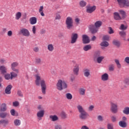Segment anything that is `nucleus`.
I'll return each instance as SVG.
<instances>
[{
    "instance_id": "obj_1",
    "label": "nucleus",
    "mask_w": 129,
    "mask_h": 129,
    "mask_svg": "<svg viewBox=\"0 0 129 129\" xmlns=\"http://www.w3.org/2000/svg\"><path fill=\"white\" fill-rule=\"evenodd\" d=\"M35 84L37 86H41V91L43 94H46V89L47 86H46V81L44 79H41V76L40 74H37L35 75Z\"/></svg>"
},
{
    "instance_id": "obj_2",
    "label": "nucleus",
    "mask_w": 129,
    "mask_h": 129,
    "mask_svg": "<svg viewBox=\"0 0 129 129\" xmlns=\"http://www.w3.org/2000/svg\"><path fill=\"white\" fill-rule=\"evenodd\" d=\"M68 87L67 82L63 79H59L56 84V88L59 91H62Z\"/></svg>"
},
{
    "instance_id": "obj_3",
    "label": "nucleus",
    "mask_w": 129,
    "mask_h": 129,
    "mask_svg": "<svg viewBox=\"0 0 129 129\" xmlns=\"http://www.w3.org/2000/svg\"><path fill=\"white\" fill-rule=\"evenodd\" d=\"M77 108L80 113L79 117L81 119H86L87 117H89V114L87 113L82 105H78Z\"/></svg>"
},
{
    "instance_id": "obj_4",
    "label": "nucleus",
    "mask_w": 129,
    "mask_h": 129,
    "mask_svg": "<svg viewBox=\"0 0 129 129\" xmlns=\"http://www.w3.org/2000/svg\"><path fill=\"white\" fill-rule=\"evenodd\" d=\"M66 25L68 30H72V29H73V19L72 17H68L67 18Z\"/></svg>"
},
{
    "instance_id": "obj_5",
    "label": "nucleus",
    "mask_w": 129,
    "mask_h": 129,
    "mask_svg": "<svg viewBox=\"0 0 129 129\" xmlns=\"http://www.w3.org/2000/svg\"><path fill=\"white\" fill-rule=\"evenodd\" d=\"M93 58L94 60H97V63L100 64L103 60V59H104V56H100V52H97L94 54Z\"/></svg>"
},
{
    "instance_id": "obj_6",
    "label": "nucleus",
    "mask_w": 129,
    "mask_h": 129,
    "mask_svg": "<svg viewBox=\"0 0 129 129\" xmlns=\"http://www.w3.org/2000/svg\"><path fill=\"white\" fill-rule=\"evenodd\" d=\"M118 5L120 8H126L129 7V2L126 0H117Z\"/></svg>"
},
{
    "instance_id": "obj_7",
    "label": "nucleus",
    "mask_w": 129,
    "mask_h": 129,
    "mask_svg": "<svg viewBox=\"0 0 129 129\" xmlns=\"http://www.w3.org/2000/svg\"><path fill=\"white\" fill-rule=\"evenodd\" d=\"M19 34L24 37H30V31L26 28H22L19 31Z\"/></svg>"
},
{
    "instance_id": "obj_8",
    "label": "nucleus",
    "mask_w": 129,
    "mask_h": 129,
    "mask_svg": "<svg viewBox=\"0 0 129 129\" xmlns=\"http://www.w3.org/2000/svg\"><path fill=\"white\" fill-rule=\"evenodd\" d=\"M84 76L86 77V78H88L91 76V72L90 71V69L89 68H85L83 71Z\"/></svg>"
},
{
    "instance_id": "obj_9",
    "label": "nucleus",
    "mask_w": 129,
    "mask_h": 129,
    "mask_svg": "<svg viewBox=\"0 0 129 129\" xmlns=\"http://www.w3.org/2000/svg\"><path fill=\"white\" fill-rule=\"evenodd\" d=\"M96 10V6H88L86 7V12L88 14H92L94 11Z\"/></svg>"
},
{
    "instance_id": "obj_10",
    "label": "nucleus",
    "mask_w": 129,
    "mask_h": 129,
    "mask_svg": "<svg viewBox=\"0 0 129 129\" xmlns=\"http://www.w3.org/2000/svg\"><path fill=\"white\" fill-rule=\"evenodd\" d=\"M110 109H111V111L113 113H117V111H118L117 104H115L114 103H111Z\"/></svg>"
},
{
    "instance_id": "obj_11",
    "label": "nucleus",
    "mask_w": 129,
    "mask_h": 129,
    "mask_svg": "<svg viewBox=\"0 0 129 129\" xmlns=\"http://www.w3.org/2000/svg\"><path fill=\"white\" fill-rule=\"evenodd\" d=\"M77 39H78V34L73 33L71 36V43L72 44H75L77 42Z\"/></svg>"
},
{
    "instance_id": "obj_12",
    "label": "nucleus",
    "mask_w": 129,
    "mask_h": 129,
    "mask_svg": "<svg viewBox=\"0 0 129 129\" xmlns=\"http://www.w3.org/2000/svg\"><path fill=\"white\" fill-rule=\"evenodd\" d=\"M18 66H19V63L18 62H14L11 64L12 70L14 72H16V73H19V69H16V67H18Z\"/></svg>"
},
{
    "instance_id": "obj_13",
    "label": "nucleus",
    "mask_w": 129,
    "mask_h": 129,
    "mask_svg": "<svg viewBox=\"0 0 129 129\" xmlns=\"http://www.w3.org/2000/svg\"><path fill=\"white\" fill-rule=\"evenodd\" d=\"M89 29L92 34H96L97 32H98V28L96 27L93 24L90 25L89 26Z\"/></svg>"
},
{
    "instance_id": "obj_14",
    "label": "nucleus",
    "mask_w": 129,
    "mask_h": 129,
    "mask_svg": "<svg viewBox=\"0 0 129 129\" xmlns=\"http://www.w3.org/2000/svg\"><path fill=\"white\" fill-rule=\"evenodd\" d=\"M44 113H45V110H41L38 112H37V116L38 120H41L42 117L44 116Z\"/></svg>"
},
{
    "instance_id": "obj_15",
    "label": "nucleus",
    "mask_w": 129,
    "mask_h": 129,
    "mask_svg": "<svg viewBox=\"0 0 129 129\" xmlns=\"http://www.w3.org/2000/svg\"><path fill=\"white\" fill-rule=\"evenodd\" d=\"M82 39L83 44H88L90 42V40H89V37H88L87 35H83Z\"/></svg>"
},
{
    "instance_id": "obj_16",
    "label": "nucleus",
    "mask_w": 129,
    "mask_h": 129,
    "mask_svg": "<svg viewBox=\"0 0 129 129\" xmlns=\"http://www.w3.org/2000/svg\"><path fill=\"white\" fill-rule=\"evenodd\" d=\"M101 79L102 81H107V80L109 79V76L107 73H105L102 75L101 76Z\"/></svg>"
},
{
    "instance_id": "obj_17",
    "label": "nucleus",
    "mask_w": 129,
    "mask_h": 129,
    "mask_svg": "<svg viewBox=\"0 0 129 129\" xmlns=\"http://www.w3.org/2000/svg\"><path fill=\"white\" fill-rule=\"evenodd\" d=\"M73 72H74V74H75V75H78L79 73V65L78 64H76L74 69H73Z\"/></svg>"
},
{
    "instance_id": "obj_18",
    "label": "nucleus",
    "mask_w": 129,
    "mask_h": 129,
    "mask_svg": "<svg viewBox=\"0 0 129 129\" xmlns=\"http://www.w3.org/2000/svg\"><path fill=\"white\" fill-rule=\"evenodd\" d=\"M113 15H114V19L116 21H120V20H121L122 18L120 16V15H119V14L118 13L115 12L114 13Z\"/></svg>"
},
{
    "instance_id": "obj_19",
    "label": "nucleus",
    "mask_w": 129,
    "mask_h": 129,
    "mask_svg": "<svg viewBox=\"0 0 129 129\" xmlns=\"http://www.w3.org/2000/svg\"><path fill=\"white\" fill-rule=\"evenodd\" d=\"M12 88H13L12 85H8L5 89V93H6V94H11Z\"/></svg>"
},
{
    "instance_id": "obj_20",
    "label": "nucleus",
    "mask_w": 129,
    "mask_h": 129,
    "mask_svg": "<svg viewBox=\"0 0 129 129\" xmlns=\"http://www.w3.org/2000/svg\"><path fill=\"white\" fill-rule=\"evenodd\" d=\"M7 70V68L4 66H0V72L2 74H6Z\"/></svg>"
},
{
    "instance_id": "obj_21",
    "label": "nucleus",
    "mask_w": 129,
    "mask_h": 129,
    "mask_svg": "<svg viewBox=\"0 0 129 129\" xmlns=\"http://www.w3.org/2000/svg\"><path fill=\"white\" fill-rule=\"evenodd\" d=\"M29 22L31 25H35V24H37V18L35 17H31L29 19Z\"/></svg>"
},
{
    "instance_id": "obj_22",
    "label": "nucleus",
    "mask_w": 129,
    "mask_h": 129,
    "mask_svg": "<svg viewBox=\"0 0 129 129\" xmlns=\"http://www.w3.org/2000/svg\"><path fill=\"white\" fill-rule=\"evenodd\" d=\"M22 123L21 120L19 119H15L14 120V124L15 126H20Z\"/></svg>"
},
{
    "instance_id": "obj_23",
    "label": "nucleus",
    "mask_w": 129,
    "mask_h": 129,
    "mask_svg": "<svg viewBox=\"0 0 129 129\" xmlns=\"http://www.w3.org/2000/svg\"><path fill=\"white\" fill-rule=\"evenodd\" d=\"M118 124L119 126L123 128L126 127V126H127V124L126 123V122H125V121H119Z\"/></svg>"
},
{
    "instance_id": "obj_24",
    "label": "nucleus",
    "mask_w": 129,
    "mask_h": 129,
    "mask_svg": "<svg viewBox=\"0 0 129 129\" xmlns=\"http://www.w3.org/2000/svg\"><path fill=\"white\" fill-rule=\"evenodd\" d=\"M49 118L51 119V121H57V120H59V117L56 115H50Z\"/></svg>"
},
{
    "instance_id": "obj_25",
    "label": "nucleus",
    "mask_w": 129,
    "mask_h": 129,
    "mask_svg": "<svg viewBox=\"0 0 129 129\" xmlns=\"http://www.w3.org/2000/svg\"><path fill=\"white\" fill-rule=\"evenodd\" d=\"M96 28L99 29L101 26H102V21H96L94 25Z\"/></svg>"
},
{
    "instance_id": "obj_26",
    "label": "nucleus",
    "mask_w": 129,
    "mask_h": 129,
    "mask_svg": "<svg viewBox=\"0 0 129 129\" xmlns=\"http://www.w3.org/2000/svg\"><path fill=\"white\" fill-rule=\"evenodd\" d=\"M7 110V105L5 103L2 104L0 106V111L1 112H5Z\"/></svg>"
},
{
    "instance_id": "obj_27",
    "label": "nucleus",
    "mask_w": 129,
    "mask_h": 129,
    "mask_svg": "<svg viewBox=\"0 0 129 129\" xmlns=\"http://www.w3.org/2000/svg\"><path fill=\"white\" fill-rule=\"evenodd\" d=\"M54 45H53L52 44H49L47 45V50L49 51V52H53V51H54Z\"/></svg>"
},
{
    "instance_id": "obj_28",
    "label": "nucleus",
    "mask_w": 129,
    "mask_h": 129,
    "mask_svg": "<svg viewBox=\"0 0 129 129\" xmlns=\"http://www.w3.org/2000/svg\"><path fill=\"white\" fill-rule=\"evenodd\" d=\"M118 12L120 15H121L122 19H125L126 18V13L123 10H118Z\"/></svg>"
},
{
    "instance_id": "obj_29",
    "label": "nucleus",
    "mask_w": 129,
    "mask_h": 129,
    "mask_svg": "<svg viewBox=\"0 0 129 129\" xmlns=\"http://www.w3.org/2000/svg\"><path fill=\"white\" fill-rule=\"evenodd\" d=\"M86 5H87V3L83 0L79 2V6L81 8H84V7L86 6Z\"/></svg>"
},
{
    "instance_id": "obj_30",
    "label": "nucleus",
    "mask_w": 129,
    "mask_h": 129,
    "mask_svg": "<svg viewBox=\"0 0 129 129\" xmlns=\"http://www.w3.org/2000/svg\"><path fill=\"white\" fill-rule=\"evenodd\" d=\"M100 46L104 47H108V46H109V43L107 41H104L101 42Z\"/></svg>"
},
{
    "instance_id": "obj_31",
    "label": "nucleus",
    "mask_w": 129,
    "mask_h": 129,
    "mask_svg": "<svg viewBox=\"0 0 129 129\" xmlns=\"http://www.w3.org/2000/svg\"><path fill=\"white\" fill-rule=\"evenodd\" d=\"M10 75L11 76V80H13L14 78H17V77H18V73L14 72H11Z\"/></svg>"
},
{
    "instance_id": "obj_32",
    "label": "nucleus",
    "mask_w": 129,
    "mask_h": 129,
    "mask_svg": "<svg viewBox=\"0 0 129 129\" xmlns=\"http://www.w3.org/2000/svg\"><path fill=\"white\" fill-rule=\"evenodd\" d=\"M119 35H120V36L122 37V38H123L124 40H125V37H126V33H125V31H120L119 32Z\"/></svg>"
},
{
    "instance_id": "obj_33",
    "label": "nucleus",
    "mask_w": 129,
    "mask_h": 129,
    "mask_svg": "<svg viewBox=\"0 0 129 129\" xmlns=\"http://www.w3.org/2000/svg\"><path fill=\"white\" fill-rule=\"evenodd\" d=\"M22 18V13L21 12H17L15 15V19L17 21L20 20Z\"/></svg>"
},
{
    "instance_id": "obj_34",
    "label": "nucleus",
    "mask_w": 129,
    "mask_h": 129,
    "mask_svg": "<svg viewBox=\"0 0 129 129\" xmlns=\"http://www.w3.org/2000/svg\"><path fill=\"white\" fill-rule=\"evenodd\" d=\"M44 10V6H40L39 9V13H40V15L42 17H45V14L44 12H43V10Z\"/></svg>"
},
{
    "instance_id": "obj_35",
    "label": "nucleus",
    "mask_w": 129,
    "mask_h": 129,
    "mask_svg": "<svg viewBox=\"0 0 129 129\" xmlns=\"http://www.w3.org/2000/svg\"><path fill=\"white\" fill-rule=\"evenodd\" d=\"M84 51H85L86 52L87 51H89V50H91V45H87L84 46L83 47Z\"/></svg>"
},
{
    "instance_id": "obj_36",
    "label": "nucleus",
    "mask_w": 129,
    "mask_h": 129,
    "mask_svg": "<svg viewBox=\"0 0 129 129\" xmlns=\"http://www.w3.org/2000/svg\"><path fill=\"white\" fill-rule=\"evenodd\" d=\"M66 97L67 99H68V100H71V99H72V98H73L72 94L70 93L66 94Z\"/></svg>"
},
{
    "instance_id": "obj_37",
    "label": "nucleus",
    "mask_w": 129,
    "mask_h": 129,
    "mask_svg": "<svg viewBox=\"0 0 129 129\" xmlns=\"http://www.w3.org/2000/svg\"><path fill=\"white\" fill-rule=\"evenodd\" d=\"M60 115L61 118H63V119L67 118V114L66 113V112H65L64 111H62L60 113Z\"/></svg>"
},
{
    "instance_id": "obj_38",
    "label": "nucleus",
    "mask_w": 129,
    "mask_h": 129,
    "mask_svg": "<svg viewBox=\"0 0 129 129\" xmlns=\"http://www.w3.org/2000/svg\"><path fill=\"white\" fill-rule=\"evenodd\" d=\"M86 90L84 88H80L79 89V94L80 95H85Z\"/></svg>"
},
{
    "instance_id": "obj_39",
    "label": "nucleus",
    "mask_w": 129,
    "mask_h": 129,
    "mask_svg": "<svg viewBox=\"0 0 129 129\" xmlns=\"http://www.w3.org/2000/svg\"><path fill=\"white\" fill-rule=\"evenodd\" d=\"M109 39H110V36L108 35H105L102 37L103 41H109Z\"/></svg>"
},
{
    "instance_id": "obj_40",
    "label": "nucleus",
    "mask_w": 129,
    "mask_h": 129,
    "mask_svg": "<svg viewBox=\"0 0 129 129\" xmlns=\"http://www.w3.org/2000/svg\"><path fill=\"white\" fill-rule=\"evenodd\" d=\"M119 30H121V31H125L126 29H127V25H124L123 24H121L119 28Z\"/></svg>"
},
{
    "instance_id": "obj_41",
    "label": "nucleus",
    "mask_w": 129,
    "mask_h": 129,
    "mask_svg": "<svg viewBox=\"0 0 129 129\" xmlns=\"http://www.w3.org/2000/svg\"><path fill=\"white\" fill-rule=\"evenodd\" d=\"M8 114L7 112H1L0 113V117L1 118H6V117L8 116Z\"/></svg>"
},
{
    "instance_id": "obj_42",
    "label": "nucleus",
    "mask_w": 129,
    "mask_h": 129,
    "mask_svg": "<svg viewBox=\"0 0 129 129\" xmlns=\"http://www.w3.org/2000/svg\"><path fill=\"white\" fill-rule=\"evenodd\" d=\"M10 112L11 113V115H12L13 116H18L19 115V113L18 112H16L15 109H12L10 111Z\"/></svg>"
},
{
    "instance_id": "obj_43",
    "label": "nucleus",
    "mask_w": 129,
    "mask_h": 129,
    "mask_svg": "<svg viewBox=\"0 0 129 129\" xmlns=\"http://www.w3.org/2000/svg\"><path fill=\"white\" fill-rule=\"evenodd\" d=\"M123 113L124 114H126V115H128L129 114V107H126L124 108V110H123Z\"/></svg>"
},
{
    "instance_id": "obj_44",
    "label": "nucleus",
    "mask_w": 129,
    "mask_h": 129,
    "mask_svg": "<svg viewBox=\"0 0 129 129\" xmlns=\"http://www.w3.org/2000/svg\"><path fill=\"white\" fill-rule=\"evenodd\" d=\"M109 71L112 72L114 71V64H111L108 67Z\"/></svg>"
},
{
    "instance_id": "obj_45",
    "label": "nucleus",
    "mask_w": 129,
    "mask_h": 129,
    "mask_svg": "<svg viewBox=\"0 0 129 129\" xmlns=\"http://www.w3.org/2000/svg\"><path fill=\"white\" fill-rule=\"evenodd\" d=\"M115 63H116L117 65V68L120 69V68H121V64L119 63V60L118 59H115Z\"/></svg>"
},
{
    "instance_id": "obj_46",
    "label": "nucleus",
    "mask_w": 129,
    "mask_h": 129,
    "mask_svg": "<svg viewBox=\"0 0 129 129\" xmlns=\"http://www.w3.org/2000/svg\"><path fill=\"white\" fill-rule=\"evenodd\" d=\"M5 78L6 80H10V79H11V80H12V78L11 76V74H6L5 75Z\"/></svg>"
},
{
    "instance_id": "obj_47",
    "label": "nucleus",
    "mask_w": 129,
    "mask_h": 129,
    "mask_svg": "<svg viewBox=\"0 0 129 129\" xmlns=\"http://www.w3.org/2000/svg\"><path fill=\"white\" fill-rule=\"evenodd\" d=\"M113 45H115V46H117V47H119V46L120 45V43H119V41L117 40H113Z\"/></svg>"
},
{
    "instance_id": "obj_48",
    "label": "nucleus",
    "mask_w": 129,
    "mask_h": 129,
    "mask_svg": "<svg viewBox=\"0 0 129 129\" xmlns=\"http://www.w3.org/2000/svg\"><path fill=\"white\" fill-rule=\"evenodd\" d=\"M2 122V124H4L5 125H7V124H9V120L7 119H2L1 120Z\"/></svg>"
},
{
    "instance_id": "obj_49",
    "label": "nucleus",
    "mask_w": 129,
    "mask_h": 129,
    "mask_svg": "<svg viewBox=\"0 0 129 129\" xmlns=\"http://www.w3.org/2000/svg\"><path fill=\"white\" fill-rule=\"evenodd\" d=\"M107 129H113V124L112 123H108L107 125Z\"/></svg>"
},
{
    "instance_id": "obj_50",
    "label": "nucleus",
    "mask_w": 129,
    "mask_h": 129,
    "mask_svg": "<svg viewBox=\"0 0 129 129\" xmlns=\"http://www.w3.org/2000/svg\"><path fill=\"white\" fill-rule=\"evenodd\" d=\"M108 34H113L114 33V31H113V29H112V28L109 27H108Z\"/></svg>"
},
{
    "instance_id": "obj_51",
    "label": "nucleus",
    "mask_w": 129,
    "mask_h": 129,
    "mask_svg": "<svg viewBox=\"0 0 129 129\" xmlns=\"http://www.w3.org/2000/svg\"><path fill=\"white\" fill-rule=\"evenodd\" d=\"M97 119L99 121H103V117L101 115H98L97 116Z\"/></svg>"
},
{
    "instance_id": "obj_52",
    "label": "nucleus",
    "mask_w": 129,
    "mask_h": 129,
    "mask_svg": "<svg viewBox=\"0 0 129 129\" xmlns=\"http://www.w3.org/2000/svg\"><path fill=\"white\" fill-rule=\"evenodd\" d=\"M54 129H62V125L57 124L54 126Z\"/></svg>"
},
{
    "instance_id": "obj_53",
    "label": "nucleus",
    "mask_w": 129,
    "mask_h": 129,
    "mask_svg": "<svg viewBox=\"0 0 129 129\" xmlns=\"http://www.w3.org/2000/svg\"><path fill=\"white\" fill-rule=\"evenodd\" d=\"M111 118L112 122H115L116 121V117L115 116H112Z\"/></svg>"
},
{
    "instance_id": "obj_54",
    "label": "nucleus",
    "mask_w": 129,
    "mask_h": 129,
    "mask_svg": "<svg viewBox=\"0 0 129 129\" xmlns=\"http://www.w3.org/2000/svg\"><path fill=\"white\" fill-rule=\"evenodd\" d=\"M7 36L8 37H12L13 36V31L11 30L9 31L7 33Z\"/></svg>"
},
{
    "instance_id": "obj_55",
    "label": "nucleus",
    "mask_w": 129,
    "mask_h": 129,
    "mask_svg": "<svg viewBox=\"0 0 129 129\" xmlns=\"http://www.w3.org/2000/svg\"><path fill=\"white\" fill-rule=\"evenodd\" d=\"M37 30V28H36L35 26H33L32 27V33L35 35L36 34V31Z\"/></svg>"
},
{
    "instance_id": "obj_56",
    "label": "nucleus",
    "mask_w": 129,
    "mask_h": 129,
    "mask_svg": "<svg viewBox=\"0 0 129 129\" xmlns=\"http://www.w3.org/2000/svg\"><path fill=\"white\" fill-rule=\"evenodd\" d=\"M124 82L125 83V84H128V85H129V77L125 78L124 80Z\"/></svg>"
},
{
    "instance_id": "obj_57",
    "label": "nucleus",
    "mask_w": 129,
    "mask_h": 129,
    "mask_svg": "<svg viewBox=\"0 0 129 129\" xmlns=\"http://www.w3.org/2000/svg\"><path fill=\"white\" fill-rule=\"evenodd\" d=\"M19 103L18 101H15L13 103V106H15V107L19 106Z\"/></svg>"
},
{
    "instance_id": "obj_58",
    "label": "nucleus",
    "mask_w": 129,
    "mask_h": 129,
    "mask_svg": "<svg viewBox=\"0 0 129 129\" xmlns=\"http://www.w3.org/2000/svg\"><path fill=\"white\" fill-rule=\"evenodd\" d=\"M17 94L18 96H20V97H23V96H24V95H23V93L21 91H18L17 92Z\"/></svg>"
},
{
    "instance_id": "obj_59",
    "label": "nucleus",
    "mask_w": 129,
    "mask_h": 129,
    "mask_svg": "<svg viewBox=\"0 0 129 129\" xmlns=\"http://www.w3.org/2000/svg\"><path fill=\"white\" fill-rule=\"evenodd\" d=\"M93 108H94V106L93 105H90L89 107H88V110L89 111H92V110H93Z\"/></svg>"
},
{
    "instance_id": "obj_60",
    "label": "nucleus",
    "mask_w": 129,
    "mask_h": 129,
    "mask_svg": "<svg viewBox=\"0 0 129 129\" xmlns=\"http://www.w3.org/2000/svg\"><path fill=\"white\" fill-rule=\"evenodd\" d=\"M41 62H42V61L40 58H37L36 59L35 63H36V64H41Z\"/></svg>"
},
{
    "instance_id": "obj_61",
    "label": "nucleus",
    "mask_w": 129,
    "mask_h": 129,
    "mask_svg": "<svg viewBox=\"0 0 129 129\" xmlns=\"http://www.w3.org/2000/svg\"><path fill=\"white\" fill-rule=\"evenodd\" d=\"M55 19V20H60V19H61V16L59 14H56Z\"/></svg>"
},
{
    "instance_id": "obj_62",
    "label": "nucleus",
    "mask_w": 129,
    "mask_h": 129,
    "mask_svg": "<svg viewBox=\"0 0 129 129\" xmlns=\"http://www.w3.org/2000/svg\"><path fill=\"white\" fill-rule=\"evenodd\" d=\"M124 62L127 64H129V57H126L124 59Z\"/></svg>"
},
{
    "instance_id": "obj_63",
    "label": "nucleus",
    "mask_w": 129,
    "mask_h": 129,
    "mask_svg": "<svg viewBox=\"0 0 129 129\" xmlns=\"http://www.w3.org/2000/svg\"><path fill=\"white\" fill-rule=\"evenodd\" d=\"M81 129H89V127L84 125L81 126Z\"/></svg>"
},
{
    "instance_id": "obj_64",
    "label": "nucleus",
    "mask_w": 129,
    "mask_h": 129,
    "mask_svg": "<svg viewBox=\"0 0 129 129\" xmlns=\"http://www.w3.org/2000/svg\"><path fill=\"white\" fill-rule=\"evenodd\" d=\"M33 51L34 52H38L39 51V47H35L33 48Z\"/></svg>"
}]
</instances>
